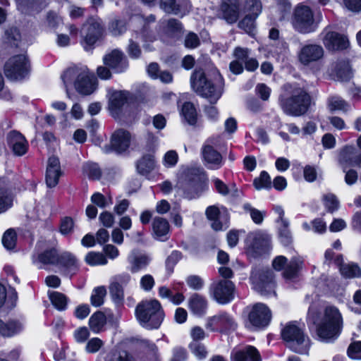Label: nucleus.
<instances>
[{
  "label": "nucleus",
  "instance_id": "obj_43",
  "mask_svg": "<svg viewBox=\"0 0 361 361\" xmlns=\"http://www.w3.org/2000/svg\"><path fill=\"white\" fill-rule=\"evenodd\" d=\"M106 324V317L101 312L94 313L89 319L90 328L94 333H98Z\"/></svg>",
  "mask_w": 361,
  "mask_h": 361
},
{
  "label": "nucleus",
  "instance_id": "obj_10",
  "mask_svg": "<svg viewBox=\"0 0 361 361\" xmlns=\"http://www.w3.org/2000/svg\"><path fill=\"white\" fill-rule=\"evenodd\" d=\"M219 137H211L206 140L202 147L201 153L208 169L216 170L223 165V157L215 149L219 145Z\"/></svg>",
  "mask_w": 361,
  "mask_h": 361
},
{
  "label": "nucleus",
  "instance_id": "obj_38",
  "mask_svg": "<svg viewBox=\"0 0 361 361\" xmlns=\"http://www.w3.org/2000/svg\"><path fill=\"white\" fill-rule=\"evenodd\" d=\"M22 329V324L16 321L4 323L0 319V334L3 336H12Z\"/></svg>",
  "mask_w": 361,
  "mask_h": 361
},
{
  "label": "nucleus",
  "instance_id": "obj_7",
  "mask_svg": "<svg viewBox=\"0 0 361 361\" xmlns=\"http://www.w3.org/2000/svg\"><path fill=\"white\" fill-rule=\"evenodd\" d=\"M201 182V170L199 168H183L178 176L176 185L179 190H183L188 199L197 195V190Z\"/></svg>",
  "mask_w": 361,
  "mask_h": 361
},
{
  "label": "nucleus",
  "instance_id": "obj_56",
  "mask_svg": "<svg viewBox=\"0 0 361 361\" xmlns=\"http://www.w3.org/2000/svg\"><path fill=\"white\" fill-rule=\"evenodd\" d=\"M348 356L353 360H361V341L351 343L347 349Z\"/></svg>",
  "mask_w": 361,
  "mask_h": 361
},
{
  "label": "nucleus",
  "instance_id": "obj_55",
  "mask_svg": "<svg viewBox=\"0 0 361 361\" xmlns=\"http://www.w3.org/2000/svg\"><path fill=\"white\" fill-rule=\"evenodd\" d=\"M324 204L329 212H334L339 207V201L334 194H328L323 197Z\"/></svg>",
  "mask_w": 361,
  "mask_h": 361
},
{
  "label": "nucleus",
  "instance_id": "obj_11",
  "mask_svg": "<svg viewBox=\"0 0 361 361\" xmlns=\"http://www.w3.org/2000/svg\"><path fill=\"white\" fill-rule=\"evenodd\" d=\"M235 286L229 280H220L213 283L209 290L210 297L217 303L226 305L234 298Z\"/></svg>",
  "mask_w": 361,
  "mask_h": 361
},
{
  "label": "nucleus",
  "instance_id": "obj_44",
  "mask_svg": "<svg viewBox=\"0 0 361 361\" xmlns=\"http://www.w3.org/2000/svg\"><path fill=\"white\" fill-rule=\"evenodd\" d=\"M341 274L345 278H355L361 276L360 267L355 263L343 264L340 267Z\"/></svg>",
  "mask_w": 361,
  "mask_h": 361
},
{
  "label": "nucleus",
  "instance_id": "obj_31",
  "mask_svg": "<svg viewBox=\"0 0 361 361\" xmlns=\"http://www.w3.org/2000/svg\"><path fill=\"white\" fill-rule=\"evenodd\" d=\"M357 150L353 145H346L339 152L338 162L343 171L348 167L354 166Z\"/></svg>",
  "mask_w": 361,
  "mask_h": 361
},
{
  "label": "nucleus",
  "instance_id": "obj_34",
  "mask_svg": "<svg viewBox=\"0 0 361 361\" xmlns=\"http://www.w3.org/2000/svg\"><path fill=\"white\" fill-rule=\"evenodd\" d=\"M13 197L3 180L0 179V214L12 207Z\"/></svg>",
  "mask_w": 361,
  "mask_h": 361
},
{
  "label": "nucleus",
  "instance_id": "obj_2",
  "mask_svg": "<svg viewBox=\"0 0 361 361\" xmlns=\"http://www.w3.org/2000/svg\"><path fill=\"white\" fill-rule=\"evenodd\" d=\"M283 92L279 97V105L283 112L289 116H299L304 114L310 104V97L301 87L291 84L283 85Z\"/></svg>",
  "mask_w": 361,
  "mask_h": 361
},
{
  "label": "nucleus",
  "instance_id": "obj_64",
  "mask_svg": "<svg viewBox=\"0 0 361 361\" xmlns=\"http://www.w3.org/2000/svg\"><path fill=\"white\" fill-rule=\"evenodd\" d=\"M91 201L100 208H105L112 203L111 198L109 199V202L106 200L105 197L99 193L96 192L91 197Z\"/></svg>",
  "mask_w": 361,
  "mask_h": 361
},
{
  "label": "nucleus",
  "instance_id": "obj_18",
  "mask_svg": "<svg viewBox=\"0 0 361 361\" xmlns=\"http://www.w3.org/2000/svg\"><path fill=\"white\" fill-rule=\"evenodd\" d=\"M250 324L255 328L267 326L271 320V312L262 303L255 305L248 316Z\"/></svg>",
  "mask_w": 361,
  "mask_h": 361
},
{
  "label": "nucleus",
  "instance_id": "obj_23",
  "mask_svg": "<svg viewBox=\"0 0 361 361\" xmlns=\"http://www.w3.org/2000/svg\"><path fill=\"white\" fill-rule=\"evenodd\" d=\"M9 148L16 156L24 155L28 149V143L25 137L18 131H11L7 135Z\"/></svg>",
  "mask_w": 361,
  "mask_h": 361
},
{
  "label": "nucleus",
  "instance_id": "obj_30",
  "mask_svg": "<svg viewBox=\"0 0 361 361\" xmlns=\"http://www.w3.org/2000/svg\"><path fill=\"white\" fill-rule=\"evenodd\" d=\"M131 135L129 132L124 130L115 131L111 139V145L117 152L126 151L130 146Z\"/></svg>",
  "mask_w": 361,
  "mask_h": 361
},
{
  "label": "nucleus",
  "instance_id": "obj_8",
  "mask_svg": "<svg viewBox=\"0 0 361 361\" xmlns=\"http://www.w3.org/2000/svg\"><path fill=\"white\" fill-rule=\"evenodd\" d=\"M250 281L254 289L261 295L264 296L274 295V273L269 269H255L252 271Z\"/></svg>",
  "mask_w": 361,
  "mask_h": 361
},
{
  "label": "nucleus",
  "instance_id": "obj_42",
  "mask_svg": "<svg viewBox=\"0 0 361 361\" xmlns=\"http://www.w3.org/2000/svg\"><path fill=\"white\" fill-rule=\"evenodd\" d=\"M279 229V235L281 242L284 245H288L292 242V235L288 228L289 221L288 220H283V221L277 223Z\"/></svg>",
  "mask_w": 361,
  "mask_h": 361
},
{
  "label": "nucleus",
  "instance_id": "obj_29",
  "mask_svg": "<svg viewBox=\"0 0 361 361\" xmlns=\"http://www.w3.org/2000/svg\"><path fill=\"white\" fill-rule=\"evenodd\" d=\"M57 265L67 275L75 274L79 269L78 259L68 252H64L60 255Z\"/></svg>",
  "mask_w": 361,
  "mask_h": 361
},
{
  "label": "nucleus",
  "instance_id": "obj_35",
  "mask_svg": "<svg viewBox=\"0 0 361 361\" xmlns=\"http://www.w3.org/2000/svg\"><path fill=\"white\" fill-rule=\"evenodd\" d=\"M152 231L155 238L160 240H164L163 237H165L169 231V224L166 219L162 217H155L152 221Z\"/></svg>",
  "mask_w": 361,
  "mask_h": 361
},
{
  "label": "nucleus",
  "instance_id": "obj_57",
  "mask_svg": "<svg viewBox=\"0 0 361 361\" xmlns=\"http://www.w3.org/2000/svg\"><path fill=\"white\" fill-rule=\"evenodd\" d=\"M185 281L190 288L195 290H201L204 285V280L197 275H190L188 276Z\"/></svg>",
  "mask_w": 361,
  "mask_h": 361
},
{
  "label": "nucleus",
  "instance_id": "obj_52",
  "mask_svg": "<svg viewBox=\"0 0 361 361\" xmlns=\"http://www.w3.org/2000/svg\"><path fill=\"white\" fill-rule=\"evenodd\" d=\"M189 348L192 355L199 360L204 359L207 356V351L202 343L192 341L189 344Z\"/></svg>",
  "mask_w": 361,
  "mask_h": 361
},
{
  "label": "nucleus",
  "instance_id": "obj_49",
  "mask_svg": "<svg viewBox=\"0 0 361 361\" xmlns=\"http://www.w3.org/2000/svg\"><path fill=\"white\" fill-rule=\"evenodd\" d=\"M110 294L114 302L122 304L124 300L123 288L118 283L112 282L109 286Z\"/></svg>",
  "mask_w": 361,
  "mask_h": 361
},
{
  "label": "nucleus",
  "instance_id": "obj_46",
  "mask_svg": "<svg viewBox=\"0 0 361 361\" xmlns=\"http://www.w3.org/2000/svg\"><path fill=\"white\" fill-rule=\"evenodd\" d=\"M106 295V290L104 286L95 288L92 293L90 302L92 305L99 307L104 303V297Z\"/></svg>",
  "mask_w": 361,
  "mask_h": 361
},
{
  "label": "nucleus",
  "instance_id": "obj_54",
  "mask_svg": "<svg viewBox=\"0 0 361 361\" xmlns=\"http://www.w3.org/2000/svg\"><path fill=\"white\" fill-rule=\"evenodd\" d=\"M84 171L90 178L98 180L102 176V171L95 163H87L84 166Z\"/></svg>",
  "mask_w": 361,
  "mask_h": 361
},
{
  "label": "nucleus",
  "instance_id": "obj_51",
  "mask_svg": "<svg viewBox=\"0 0 361 361\" xmlns=\"http://www.w3.org/2000/svg\"><path fill=\"white\" fill-rule=\"evenodd\" d=\"M244 210L250 214V216L256 224H261L264 220V212L253 208L250 204L246 203L243 205Z\"/></svg>",
  "mask_w": 361,
  "mask_h": 361
},
{
  "label": "nucleus",
  "instance_id": "obj_47",
  "mask_svg": "<svg viewBox=\"0 0 361 361\" xmlns=\"http://www.w3.org/2000/svg\"><path fill=\"white\" fill-rule=\"evenodd\" d=\"M49 299L52 305L59 310H63L67 305L66 297L59 292H51L49 293Z\"/></svg>",
  "mask_w": 361,
  "mask_h": 361
},
{
  "label": "nucleus",
  "instance_id": "obj_25",
  "mask_svg": "<svg viewBox=\"0 0 361 361\" xmlns=\"http://www.w3.org/2000/svg\"><path fill=\"white\" fill-rule=\"evenodd\" d=\"M127 259L130 264L129 270L132 273H137L146 269L151 262V258L148 255L137 250H132Z\"/></svg>",
  "mask_w": 361,
  "mask_h": 361
},
{
  "label": "nucleus",
  "instance_id": "obj_63",
  "mask_svg": "<svg viewBox=\"0 0 361 361\" xmlns=\"http://www.w3.org/2000/svg\"><path fill=\"white\" fill-rule=\"evenodd\" d=\"M74 221L72 218L66 216L62 219L60 226V232L63 235H67L73 231Z\"/></svg>",
  "mask_w": 361,
  "mask_h": 361
},
{
  "label": "nucleus",
  "instance_id": "obj_1",
  "mask_svg": "<svg viewBox=\"0 0 361 361\" xmlns=\"http://www.w3.org/2000/svg\"><path fill=\"white\" fill-rule=\"evenodd\" d=\"M190 83L195 92L207 99L212 104L216 103L222 95L224 81L216 70L212 80L208 78L202 70H195L190 77Z\"/></svg>",
  "mask_w": 361,
  "mask_h": 361
},
{
  "label": "nucleus",
  "instance_id": "obj_6",
  "mask_svg": "<svg viewBox=\"0 0 361 361\" xmlns=\"http://www.w3.org/2000/svg\"><path fill=\"white\" fill-rule=\"evenodd\" d=\"M281 336L288 347L295 353L307 354L310 346V340L303 330L295 322L287 324L281 331Z\"/></svg>",
  "mask_w": 361,
  "mask_h": 361
},
{
  "label": "nucleus",
  "instance_id": "obj_41",
  "mask_svg": "<svg viewBox=\"0 0 361 361\" xmlns=\"http://www.w3.org/2000/svg\"><path fill=\"white\" fill-rule=\"evenodd\" d=\"M60 255L54 248L48 249L38 255L39 262L44 264L57 265Z\"/></svg>",
  "mask_w": 361,
  "mask_h": 361
},
{
  "label": "nucleus",
  "instance_id": "obj_32",
  "mask_svg": "<svg viewBox=\"0 0 361 361\" xmlns=\"http://www.w3.org/2000/svg\"><path fill=\"white\" fill-rule=\"evenodd\" d=\"M232 361H262L258 350L253 346H247L244 350L234 353Z\"/></svg>",
  "mask_w": 361,
  "mask_h": 361
},
{
  "label": "nucleus",
  "instance_id": "obj_61",
  "mask_svg": "<svg viewBox=\"0 0 361 361\" xmlns=\"http://www.w3.org/2000/svg\"><path fill=\"white\" fill-rule=\"evenodd\" d=\"M99 221L103 226L111 228L115 223V218L113 214L105 211L99 214Z\"/></svg>",
  "mask_w": 361,
  "mask_h": 361
},
{
  "label": "nucleus",
  "instance_id": "obj_45",
  "mask_svg": "<svg viewBox=\"0 0 361 361\" xmlns=\"http://www.w3.org/2000/svg\"><path fill=\"white\" fill-rule=\"evenodd\" d=\"M182 115L190 125H194L197 121V111L190 102H185L183 105Z\"/></svg>",
  "mask_w": 361,
  "mask_h": 361
},
{
  "label": "nucleus",
  "instance_id": "obj_24",
  "mask_svg": "<svg viewBox=\"0 0 361 361\" xmlns=\"http://www.w3.org/2000/svg\"><path fill=\"white\" fill-rule=\"evenodd\" d=\"M188 307L193 315L202 317L207 314L208 300L202 295L197 293H192L188 298Z\"/></svg>",
  "mask_w": 361,
  "mask_h": 361
},
{
  "label": "nucleus",
  "instance_id": "obj_53",
  "mask_svg": "<svg viewBox=\"0 0 361 361\" xmlns=\"http://www.w3.org/2000/svg\"><path fill=\"white\" fill-rule=\"evenodd\" d=\"M255 188L259 190L264 188H269L271 187V178L266 171H262L259 178L254 180L253 182Z\"/></svg>",
  "mask_w": 361,
  "mask_h": 361
},
{
  "label": "nucleus",
  "instance_id": "obj_59",
  "mask_svg": "<svg viewBox=\"0 0 361 361\" xmlns=\"http://www.w3.org/2000/svg\"><path fill=\"white\" fill-rule=\"evenodd\" d=\"M109 30L114 36L121 35L126 30V23L123 20H114L109 25Z\"/></svg>",
  "mask_w": 361,
  "mask_h": 361
},
{
  "label": "nucleus",
  "instance_id": "obj_14",
  "mask_svg": "<svg viewBox=\"0 0 361 361\" xmlns=\"http://www.w3.org/2000/svg\"><path fill=\"white\" fill-rule=\"evenodd\" d=\"M205 327L210 331L226 332L235 330L237 323L233 317L226 312H220L209 317L206 320Z\"/></svg>",
  "mask_w": 361,
  "mask_h": 361
},
{
  "label": "nucleus",
  "instance_id": "obj_15",
  "mask_svg": "<svg viewBox=\"0 0 361 361\" xmlns=\"http://www.w3.org/2000/svg\"><path fill=\"white\" fill-rule=\"evenodd\" d=\"M28 72V63L25 55L14 56L8 59L4 67L6 76L11 80L24 78Z\"/></svg>",
  "mask_w": 361,
  "mask_h": 361
},
{
  "label": "nucleus",
  "instance_id": "obj_16",
  "mask_svg": "<svg viewBox=\"0 0 361 361\" xmlns=\"http://www.w3.org/2000/svg\"><path fill=\"white\" fill-rule=\"evenodd\" d=\"M102 27L97 20L90 19L85 23L81 30V35L83 37L82 44L85 50L91 49L93 45L101 37Z\"/></svg>",
  "mask_w": 361,
  "mask_h": 361
},
{
  "label": "nucleus",
  "instance_id": "obj_50",
  "mask_svg": "<svg viewBox=\"0 0 361 361\" xmlns=\"http://www.w3.org/2000/svg\"><path fill=\"white\" fill-rule=\"evenodd\" d=\"M16 233L13 229L10 228L6 231L1 239L4 247L8 250L13 249L16 246Z\"/></svg>",
  "mask_w": 361,
  "mask_h": 361
},
{
  "label": "nucleus",
  "instance_id": "obj_62",
  "mask_svg": "<svg viewBox=\"0 0 361 361\" xmlns=\"http://www.w3.org/2000/svg\"><path fill=\"white\" fill-rule=\"evenodd\" d=\"M104 343L99 338H93L88 341L86 344L85 350L89 353H95L102 347Z\"/></svg>",
  "mask_w": 361,
  "mask_h": 361
},
{
  "label": "nucleus",
  "instance_id": "obj_12",
  "mask_svg": "<svg viewBox=\"0 0 361 361\" xmlns=\"http://www.w3.org/2000/svg\"><path fill=\"white\" fill-rule=\"evenodd\" d=\"M243 11L248 13L239 22L238 27L250 35L255 30V20L262 11V4L258 0H246Z\"/></svg>",
  "mask_w": 361,
  "mask_h": 361
},
{
  "label": "nucleus",
  "instance_id": "obj_58",
  "mask_svg": "<svg viewBox=\"0 0 361 361\" xmlns=\"http://www.w3.org/2000/svg\"><path fill=\"white\" fill-rule=\"evenodd\" d=\"M105 361H134V359L126 351H122L108 355Z\"/></svg>",
  "mask_w": 361,
  "mask_h": 361
},
{
  "label": "nucleus",
  "instance_id": "obj_37",
  "mask_svg": "<svg viewBox=\"0 0 361 361\" xmlns=\"http://www.w3.org/2000/svg\"><path fill=\"white\" fill-rule=\"evenodd\" d=\"M17 7L22 13H29L32 10L38 11L46 6L45 0H16Z\"/></svg>",
  "mask_w": 361,
  "mask_h": 361
},
{
  "label": "nucleus",
  "instance_id": "obj_3",
  "mask_svg": "<svg viewBox=\"0 0 361 361\" xmlns=\"http://www.w3.org/2000/svg\"><path fill=\"white\" fill-rule=\"evenodd\" d=\"M66 93L68 95V85L75 79L74 86L78 92L82 95H89L97 89V80L93 73H90L85 66L71 68L68 69L62 75Z\"/></svg>",
  "mask_w": 361,
  "mask_h": 361
},
{
  "label": "nucleus",
  "instance_id": "obj_39",
  "mask_svg": "<svg viewBox=\"0 0 361 361\" xmlns=\"http://www.w3.org/2000/svg\"><path fill=\"white\" fill-rule=\"evenodd\" d=\"M154 168V159L151 154L143 156L137 163V170L142 175L149 173Z\"/></svg>",
  "mask_w": 361,
  "mask_h": 361
},
{
  "label": "nucleus",
  "instance_id": "obj_5",
  "mask_svg": "<svg viewBox=\"0 0 361 361\" xmlns=\"http://www.w3.org/2000/svg\"><path fill=\"white\" fill-rule=\"evenodd\" d=\"M136 318L147 329H158L164 318L161 303L155 299L140 302L135 309Z\"/></svg>",
  "mask_w": 361,
  "mask_h": 361
},
{
  "label": "nucleus",
  "instance_id": "obj_36",
  "mask_svg": "<svg viewBox=\"0 0 361 361\" xmlns=\"http://www.w3.org/2000/svg\"><path fill=\"white\" fill-rule=\"evenodd\" d=\"M213 183L215 189L221 195H231L234 197H239V190L235 184L232 183L230 185H227L219 178L213 179Z\"/></svg>",
  "mask_w": 361,
  "mask_h": 361
},
{
  "label": "nucleus",
  "instance_id": "obj_13",
  "mask_svg": "<svg viewBox=\"0 0 361 361\" xmlns=\"http://www.w3.org/2000/svg\"><path fill=\"white\" fill-rule=\"evenodd\" d=\"M303 260L301 257H294L290 262H287V258L280 255L275 257L272 262V266L276 271H283L284 278L290 279L298 275L299 271L302 268Z\"/></svg>",
  "mask_w": 361,
  "mask_h": 361
},
{
  "label": "nucleus",
  "instance_id": "obj_9",
  "mask_svg": "<svg viewBox=\"0 0 361 361\" xmlns=\"http://www.w3.org/2000/svg\"><path fill=\"white\" fill-rule=\"evenodd\" d=\"M292 24L293 27L301 33L312 32L317 27L312 11L309 6L303 4H299L295 7Z\"/></svg>",
  "mask_w": 361,
  "mask_h": 361
},
{
  "label": "nucleus",
  "instance_id": "obj_28",
  "mask_svg": "<svg viewBox=\"0 0 361 361\" xmlns=\"http://www.w3.org/2000/svg\"><path fill=\"white\" fill-rule=\"evenodd\" d=\"M141 39L144 42H153L154 37L149 35L147 30H144L141 33L135 32L132 36V39L129 41L127 48L128 55L132 59H138L141 55V49L135 40Z\"/></svg>",
  "mask_w": 361,
  "mask_h": 361
},
{
  "label": "nucleus",
  "instance_id": "obj_27",
  "mask_svg": "<svg viewBox=\"0 0 361 361\" xmlns=\"http://www.w3.org/2000/svg\"><path fill=\"white\" fill-rule=\"evenodd\" d=\"M128 92L123 90H116L112 88L107 90L109 109L111 112L117 113L126 103Z\"/></svg>",
  "mask_w": 361,
  "mask_h": 361
},
{
  "label": "nucleus",
  "instance_id": "obj_60",
  "mask_svg": "<svg viewBox=\"0 0 361 361\" xmlns=\"http://www.w3.org/2000/svg\"><path fill=\"white\" fill-rule=\"evenodd\" d=\"M211 221V227L216 231L226 230L228 228V220L226 217L220 216Z\"/></svg>",
  "mask_w": 361,
  "mask_h": 361
},
{
  "label": "nucleus",
  "instance_id": "obj_4",
  "mask_svg": "<svg viewBox=\"0 0 361 361\" xmlns=\"http://www.w3.org/2000/svg\"><path fill=\"white\" fill-rule=\"evenodd\" d=\"M343 317L338 309L334 306L325 308L324 316L318 324V336L324 341L329 342L336 339L343 329Z\"/></svg>",
  "mask_w": 361,
  "mask_h": 361
},
{
  "label": "nucleus",
  "instance_id": "obj_17",
  "mask_svg": "<svg viewBox=\"0 0 361 361\" xmlns=\"http://www.w3.org/2000/svg\"><path fill=\"white\" fill-rule=\"evenodd\" d=\"M322 40L325 47L330 51L343 50L349 46L348 38L336 32L330 27H326L321 33Z\"/></svg>",
  "mask_w": 361,
  "mask_h": 361
},
{
  "label": "nucleus",
  "instance_id": "obj_26",
  "mask_svg": "<svg viewBox=\"0 0 361 361\" xmlns=\"http://www.w3.org/2000/svg\"><path fill=\"white\" fill-rule=\"evenodd\" d=\"M221 15L228 23H235L240 14L238 0H223L221 4Z\"/></svg>",
  "mask_w": 361,
  "mask_h": 361
},
{
  "label": "nucleus",
  "instance_id": "obj_22",
  "mask_svg": "<svg viewBox=\"0 0 361 361\" xmlns=\"http://www.w3.org/2000/svg\"><path fill=\"white\" fill-rule=\"evenodd\" d=\"M61 175L62 171L59 158L55 156L50 157L47 161L45 174L47 185L49 188L55 187L58 184Z\"/></svg>",
  "mask_w": 361,
  "mask_h": 361
},
{
  "label": "nucleus",
  "instance_id": "obj_40",
  "mask_svg": "<svg viewBox=\"0 0 361 361\" xmlns=\"http://www.w3.org/2000/svg\"><path fill=\"white\" fill-rule=\"evenodd\" d=\"M327 106L330 111H347L350 107L349 104L338 96H331L328 99Z\"/></svg>",
  "mask_w": 361,
  "mask_h": 361
},
{
  "label": "nucleus",
  "instance_id": "obj_48",
  "mask_svg": "<svg viewBox=\"0 0 361 361\" xmlns=\"http://www.w3.org/2000/svg\"><path fill=\"white\" fill-rule=\"evenodd\" d=\"M85 262L90 266L104 265L107 264V259L100 252H90L85 258Z\"/></svg>",
  "mask_w": 361,
  "mask_h": 361
},
{
  "label": "nucleus",
  "instance_id": "obj_20",
  "mask_svg": "<svg viewBox=\"0 0 361 361\" xmlns=\"http://www.w3.org/2000/svg\"><path fill=\"white\" fill-rule=\"evenodd\" d=\"M324 51L322 46L316 44L303 46L298 53V59L303 65L318 61L324 56Z\"/></svg>",
  "mask_w": 361,
  "mask_h": 361
},
{
  "label": "nucleus",
  "instance_id": "obj_21",
  "mask_svg": "<svg viewBox=\"0 0 361 361\" xmlns=\"http://www.w3.org/2000/svg\"><path fill=\"white\" fill-rule=\"evenodd\" d=\"M245 243L249 250L257 254H260L269 247L270 237L259 231L250 233L247 236Z\"/></svg>",
  "mask_w": 361,
  "mask_h": 361
},
{
  "label": "nucleus",
  "instance_id": "obj_33",
  "mask_svg": "<svg viewBox=\"0 0 361 361\" xmlns=\"http://www.w3.org/2000/svg\"><path fill=\"white\" fill-rule=\"evenodd\" d=\"M160 7L166 13L181 16L185 15L188 9L186 3L180 4L176 0H161Z\"/></svg>",
  "mask_w": 361,
  "mask_h": 361
},
{
  "label": "nucleus",
  "instance_id": "obj_19",
  "mask_svg": "<svg viewBox=\"0 0 361 361\" xmlns=\"http://www.w3.org/2000/svg\"><path fill=\"white\" fill-rule=\"evenodd\" d=\"M103 62L116 73H123L128 67V61L123 53L118 49L112 50L104 55Z\"/></svg>",
  "mask_w": 361,
  "mask_h": 361
}]
</instances>
